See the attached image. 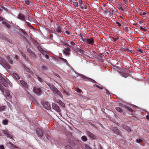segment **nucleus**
Returning a JSON list of instances; mask_svg holds the SVG:
<instances>
[{
    "instance_id": "c756f323",
    "label": "nucleus",
    "mask_w": 149,
    "mask_h": 149,
    "mask_svg": "<svg viewBox=\"0 0 149 149\" xmlns=\"http://www.w3.org/2000/svg\"><path fill=\"white\" fill-rule=\"evenodd\" d=\"M38 49L39 50V51L41 52L42 54H45V53H46V52L43 51L42 49L40 47H38Z\"/></svg>"
},
{
    "instance_id": "de8ad7c7",
    "label": "nucleus",
    "mask_w": 149,
    "mask_h": 149,
    "mask_svg": "<svg viewBox=\"0 0 149 149\" xmlns=\"http://www.w3.org/2000/svg\"><path fill=\"white\" fill-rule=\"evenodd\" d=\"M68 44H70L71 45H74V43L73 42H71L70 41H68Z\"/></svg>"
},
{
    "instance_id": "a878e982",
    "label": "nucleus",
    "mask_w": 149,
    "mask_h": 149,
    "mask_svg": "<svg viewBox=\"0 0 149 149\" xmlns=\"http://www.w3.org/2000/svg\"><path fill=\"white\" fill-rule=\"evenodd\" d=\"M116 109L120 113L123 112V110L119 107H116Z\"/></svg>"
},
{
    "instance_id": "cd10ccee",
    "label": "nucleus",
    "mask_w": 149,
    "mask_h": 149,
    "mask_svg": "<svg viewBox=\"0 0 149 149\" xmlns=\"http://www.w3.org/2000/svg\"><path fill=\"white\" fill-rule=\"evenodd\" d=\"M80 6L81 7V8L82 9H83L84 8L85 9H86L87 8V6H84L83 4H82L81 5H80Z\"/></svg>"
},
{
    "instance_id": "aec40b11",
    "label": "nucleus",
    "mask_w": 149,
    "mask_h": 149,
    "mask_svg": "<svg viewBox=\"0 0 149 149\" xmlns=\"http://www.w3.org/2000/svg\"><path fill=\"white\" fill-rule=\"evenodd\" d=\"M117 8L121 12H123L124 10V9L121 6H117Z\"/></svg>"
},
{
    "instance_id": "bf43d9fd",
    "label": "nucleus",
    "mask_w": 149,
    "mask_h": 149,
    "mask_svg": "<svg viewBox=\"0 0 149 149\" xmlns=\"http://www.w3.org/2000/svg\"><path fill=\"white\" fill-rule=\"evenodd\" d=\"M138 51L139 52L141 53H143V51L141 49H139L138 50Z\"/></svg>"
},
{
    "instance_id": "39448f33",
    "label": "nucleus",
    "mask_w": 149,
    "mask_h": 149,
    "mask_svg": "<svg viewBox=\"0 0 149 149\" xmlns=\"http://www.w3.org/2000/svg\"><path fill=\"white\" fill-rule=\"evenodd\" d=\"M83 40L84 42H86V43L90 44H93L94 42V40L92 38H85Z\"/></svg>"
},
{
    "instance_id": "7c9ffc66",
    "label": "nucleus",
    "mask_w": 149,
    "mask_h": 149,
    "mask_svg": "<svg viewBox=\"0 0 149 149\" xmlns=\"http://www.w3.org/2000/svg\"><path fill=\"white\" fill-rule=\"evenodd\" d=\"M60 59L61 61H63L65 63H67L68 62L65 59L62 58L60 57Z\"/></svg>"
},
{
    "instance_id": "423d86ee",
    "label": "nucleus",
    "mask_w": 149,
    "mask_h": 149,
    "mask_svg": "<svg viewBox=\"0 0 149 149\" xmlns=\"http://www.w3.org/2000/svg\"><path fill=\"white\" fill-rule=\"evenodd\" d=\"M2 132L8 137L11 139H13V135L9 133L8 130H2Z\"/></svg>"
},
{
    "instance_id": "bb28decb",
    "label": "nucleus",
    "mask_w": 149,
    "mask_h": 149,
    "mask_svg": "<svg viewBox=\"0 0 149 149\" xmlns=\"http://www.w3.org/2000/svg\"><path fill=\"white\" fill-rule=\"evenodd\" d=\"M0 61L3 64L6 62V60L3 58L1 57L0 58Z\"/></svg>"
},
{
    "instance_id": "c03bdc74",
    "label": "nucleus",
    "mask_w": 149,
    "mask_h": 149,
    "mask_svg": "<svg viewBox=\"0 0 149 149\" xmlns=\"http://www.w3.org/2000/svg\"><path fill=\"white\" fill-rule=\"evenodd\" d=\"M136 141L137 143H140L142 142L143 141L141 139H136Z\"/></svg>"
},
{
    "instance_id": "5701e85b",
    "label": "nucleus",
    "mask_w": 149,
    "mask_h": 149,
    "mask_svg": "<svg viewBox=\"0 0 149 149\" xmlns=\"http://www.w3.org/2000/svg\"><path fill=\"white\" fill-rule=\"evenodd\" d=\"M81 139L84 141H86L87 140V138L85 136H83L81 137Z\"/></svg>"
},
{
    "instance_id": "f3484780",
    "label": "nucleus",
    "mask_w": 149,
    "mask_h": 149,
    "mask_svg": "<svg viewBox=\"0 0 149 149\" xmlns=\"http://www.w3.org/2000/svg\"><path fill=\"white\" fill-rule=\"evenodd\" d=\"M56 30L58 33H61L62 32L61 26L60 25H58L56 28Z\"/></svg>"
},
{
    "instance_id": "7ed1b4c3",
    "label": "nucleus",
    "mask_w": 149,
    "mask_h": 149,
    "mask_svg": "<svg viewBox=\"0 0 149 149\" xmlns=\"http://www.w3.org/2000/svg\"><path fill=\"white\" fill-rule=\"evenodd\" d=\"M50 89L53 91L55 92L60 97H62V94L55 87L52 85L49 84L48 85Z\"/></svg>"
},
{
    "instance_id": "69168bd1",
    "label": "nucleus",
    "mask_w": 149,
    "mask_h": 149,
    "mask_svg": "<svg viewBox=\"0 0 149 149\" xmlns=\"http://www.w3.org/2000/svg\"><path fill=\"white\" fill-rule=\"evenodd\" d=\"M78 5L77 3L75 2V7H77L78 6Z\"/></svg>"
},
{
    "instance_id": "0eeeda50",
    "label": "nucleus",
    "mask_w": 149,
    "mask_h": 149,
    "mask_svg": "<svg viewBox=\"0 0 149 149\" xmlns=\"http://www.w3.org/2000/svg\"><path fill=\"white\" fill-rule=\"evenodd\" d=\"M86 133L88 136L91 139L94 140L96 139L97 138V136L95 135L89 131H87Z\"/></svg>"
},
{
    "instance_id": "a18cd8bd",
    "label": "nucleus",
    "mask_w": 149,
    "mask_h": 149,
    "mask_svg": "<svg viewBox=\"0 0 149 149\" xmlns=\"http://www.w3.org/2000/svg\"><path fill=\"white\" fill-rule=\"evenodd\" d=\"M96 87H97V88H98L101 90H102L103 88L102 86H100L98 85H96Z\"/></svg>"
},
{
    "instance_id": "e2e57ef3",
    "label": "nucleus",
    "mask_w": 149,
    "mask_h": 149,
    "mask_svg": "<svg viewBox=\"0 0 149 149\" xmlns=\"http://www.w3.org/2000/svg\"><path fill=\"white\" fill-rule=\"evenodd\" d=\"M146 13L145 12H143V13H140V15L141 16L142 15H146Z\"/></svg>"
},
{
    "instance_id": "c85d7f7f",
    "label": "nucleus",
    "mask_w": 149,
    "mask_h": 149,
    "mask_svg": "<svg viewBox=\"0 0 149 149\" xmlns=\"http://www.w3.org/2000/svg\"><path fill=\"white\" fill-rule=\"evenodd\" d=\"M7 59L8 60L9 62L11 64H13V61L10 59V57L9 56H7Z\"/></svg>"
},
{
    "instance_id": "ddd939ff",
    "label": "nucleus",
    "mask_w": 149,
    "mask_h": 149,
    "mask_svg": "<svg viewBox=\"0 0 149 149\" xmlns=\"http://www.w3.org/2000/svg\"><path fill=\"white\" fill-rule=\"evenodd\" d=\"M70 49L69 47H66L63 50V53L66 55H69L70 53Z\"/></svg>"
},
{
    "instance_id": "0e129e2a",
    "label": "nucleus",
    "mask_w": 149,
    "mask_h": 149,
    "mask_svg": "<svg viewBox=\"0 0 149 149\" xmlns=\"http://www.w3.org/2000/svg\"><path fill=\"white\" fill-rule=\"evenodd\" d=\"M146 118L148 120H149V115H147L146 116Z\"/></svg>"
},
{
    "instance_id": "9b49d317",
    "label": "nucleus",
    "mask_w": 149,
    "mask_h": 149,
    "mask_svg": "<svg viewBox=\"0 0 149 149\" xmlns=\"http://www.w3.org/2000/svg\"><path fill=\"white\" fill-rule=\"evenodd\" d=\"M123 70L124 71L123 72H120V74L122 75L123 77L125 78L128 77L129 76V74L126 72L127 71V70L125 68H124Z\"/></svg>"
},
{
    "instance_id": "9d476101",
    "label": "nucleus",
    "mask_w": 149,
    "mask_h": 149,
    "mask_svg": "<svg viewBox=\"0 0 149 149\" xmlns=\"http://www.w3.org/2000/svg\"><path fill=\"white\" fill-rule=\"evenodd\" d=\"M52 109L56 110L57 112H58L60 111V109L56 104L53 103L52 105Z\"/></svg>"
},
{
    "instance_id": "dca6fc26",
    "label": "nucleus",
    "mask_w": 149,
    "mask_h": 149,
    "mask_svg": "<svg viewBox=\"0 0 149 149\" xmlns=\"http://www.w3.org/2000/svg\"><path fill=\"white\" fill-rule=\"evenodd\" d=\"M7 146L10 148L13 149L15 148H17L16 146L13 144L11 143L10 142H9L7 143Z\"/></svg>"
},
{
    "instance_id": "37998d69",
    "label": "nucleus",
    "mask_w": 149,
    "mask_h": 149,
    "mask_svg": "<svg viewBox=\"0 0 149 149\" xmlns=\"http://www.w3.org/2000/svg\"><path fill=\"white\" fill-rule=\"evenodd\" d=\"M25 2L27 5H29L30 4V1L29 0H25Z\"/></svg>"
},
{
    "instance_id": "b1692460",
    "label": "nucleus",
    "mask_w": 149,
    "mask_h": 149,
    "mask_svg": "<svg viewBox=\"0 0 149 149\" xmlns=\"http://www.w3.org/2000/svg\"><path fill=\"white\" fill-rule=\"evenodd\" d=\"M41 70L43 71H45L47 70V67L46 66L42 65L41 67Z\"/></svg>"
},
{
    "instance_id": "13d9d810",
    "label": "nucleus",
    "mask_w": 149,
    "mask_h": 149,
    "mask_svg": "<svg viewBox=\"0 0 149 149\" xmlns=\"http://www.w3.org/2000/svg\"><path fill=\"white\" fill-rule=\"evenodd\" d=\"M125 50L126 51H127L128 52H131V51L129 50L128 49H125Z\"/></svg>"
},
{
    "instance_id": "e433bc0d",
    "label": "nucleus",
    "mask_w": 149,
    "mask_h": 149,
    "mask_svg": "<svg viewBox=\"0 0 149 149\" xmlns=\"http://www.w3.org/2000/svg\"><path fill=\"white\" fill-rule=\"evenodd\" d=\"M27 25L30 27H32V25L29 22L25 21Z\"/></svg>"
},
{
    "instance_id": "2f4dec72",
    "label": "nucleus",
    "mask_w": 149,
    "mask_h": 149,
    "mask_svg": "<svg viewBox=\"0 0 149 149\" xmlns=\"http://www.w3.org/2000/svg\"><path fill=\"white\" fill-rule=\"evenodd\" d=\"M139 29L142 31H147V29H146L143 28L142 26H140L139 27Z\"/></svg>"
},
{
    "instance_id": "680f3d73",
    "label": "nucleus",
    "mask_w": 149,
    "mask_h": 149,
    "mask_svg": "<svg viewBox=\"0 0 149 149\" xmlns=\"http://www.w3.org/2000/svg\"><path fill=\"white\" fill-rule=\"evenodd\" d=\"M79 3L80 5H81L82 4V1L81 0H79Z\"/></svg>"
},
{
    "instance_id": "052dcab7",
    "label": "nucleus",
    "mask_w": 149,
    "mask_h": 149,
    "mask_svg": "<svg viewBox=\"0 0 149 149\" xmlns=\"http://www.w3.org/2000/svg\"><path fill=\"white\" fill-rule=\"evenodd\" d=\"M15 58L16 59H19V56L17 55H15Z\"/></svg>"
},
{
    "instance_id": "ea45409f",
    "label": "nucleus",
    "mask_w": 149,
    "mask_h": 149,
    "mask_svg": "<svg viewBox=\"0 0 149 149\" xmlns=\"http://www.w3.org/2000/svg\"><path fill=\"white\" fill-rule=\"evenodd\" d=\"M46 137L47 138V139L49 140H50L51 139V138L50 136L48 134H47L46 135Z\"/></svg>"
},
{
    "instance_id": "393cba45",
    "label": "nucleus",
    "mask_w": 149,
    "mask_h": 149,
    "mask_svg": "<svg viewBox=\"0 0 149 149\" xmlns=\"http://www.w3.org/2000/svg\"><path fill=\"white\" fill-rule=\"evenodd\" d=\"M3 65L6 67L8 69L10 68L9 65L6 62L3 64Z\"/></svg>"
},
{
    "instance_id": "a211bd4d",
    "label": "nucleus",
    "mask_w": 149,
    "mask_h": 149,
    "mask_svg": "<svg viewBox=\"0 0 149 149\" xmlns=\"http://www.w3.org/2000/svg\"><path fill=\"white\" fill-rule=\"evenodd\" d=\"M3 24L6 26L8 28L10 29V24L6 22H2Z\"/></svg>"
},
{
    "instance_id": "4d7b16f0",
    "label": "nucleus",
    "mask_w": 149,
    "mask_h": 149,
    "mask_svg": "<svg viewBox=\"0 0 149 149\" xmlns=\"http://www.w3.org/2000/svg\"><path fill=\"white\" fill-rule=\"evenodd\" d=\"M79 52L82 53H83L84 52V51L82 49H80L79 50Z\"/></svg>"
},
{
    "instance_id": "f8f14e48",
    "label": "nucleus",
    "mask_w": 149,
    "mask_h": 149,
    "mask_svg": "<svg viewBox=\"0 0 149 149\" xmlns=\"http://www.w3.org/2000/svg\"><path fill=\"white\" fill-rule=\"evenodd\" d=\"M36 132L38 136L39 137L41 138L43 136V134L42 131L41 130H40V129H37L36 130Z\"/></svg>"
},
{
    "instance_id": "f03ea898",
    "label": "nucleus",
    "mask_w": 149,
    "mask_h": 149,
    "mask_svg": "<svg viewBox=\"0 0 149 149\" xmlns=\"http://www.w3.org/2000/svg\"><path fill=\"white\" fill-rule=\"evenodd\" d=\"M50 89L53 91L55 92L60 97H62V94L55 87L52 85L49 84L48 85Z\"/></svg>"
},
{
    "instance_id": "49530a36",
    "label": "nucleus",
    "mask_w": 149,
    "mask_h": 149,
    "mask_svg": "<svg viewBox=\"0 0 149 149\" xmlns=\"http://www.w3.org/2000/svg\"><path fill=\"white\" fill-rule=\"evenodd\" d=\"M38 80L41 82L42 83L43 82V80L42 78L40 77H38Z\"/></svg>"
},
{
    "instance_id": "4be33fe9",
    "label": "nucleus",
    "mask_w": 149,
    "mask_h": 149,
    "mask_svg": "<svg viewBox=\"0 0 149 149\" xmlns=\"http://www.w3.org/2000/svg\"><path fill=\"white\" fill-rule=\"evenodd\" d=\"M13 76L17 79H19V77L18 75L16 73H13Z\"/></svg>"
},
{
    "instance_id": "6e6552de",
    "label": "nucleus",
    "mask_w": 149,
    "mask_h": 149,
    "mask_svg": "<svg viewBox=\"0 0 149 149\" xmlns=\"http://www.w3.org/2000/svg\"><path fill=\"white\" fill-rule=\"evenodd\" d=\"M41 104L47 110H49L50 109V105L46 101H44L42 102Z\"/></svg>"
},
{
    "instance_id": "2eb2a0df",
    "label": "nucleus",
    "mask_w": 149,
    "mask_h": 149,
    "mask_svg": "<svg viewBox=\"0 0 149 149\" xmlns=\"http://www.w3.org/2000/svg\"><path fill=\"white\" fill-rule=\"evenodd\" d=\"M21 84L22 86L26 88H28V86L27 83L23 80H21L19 81Z\"/></svg>"
},
{
    "instance_id": "864d4df0",
    "label": "nucleus",
    "mask_w": 149,
    "mask_h": 149,
    "mask_svg": "<svg viewBox=\"0 0 149 149\" xmlns=\"http://www.w3.org/2000/svg\"><path fill=\"white\" fill-rule=\"evenodd\" d=\"M116 23L119 26H121V24L118 22H116Z\"/></svg>"
},
{
    "instance_id": "a19ab883",
    "label": "nucleus",
    "mask_w": 149,
    "mask_h": 149,
    "mask_svg": "<svg viewBox=\"0 0 149 149\" xmlns=\"http://www.w3.org/2000/svg\"><path fill=\"white\" fill-rule=\"evenodd\" d=\"M21 53L22 55V56L24 58H25V59H26V55L24 54V53L21 52Z\"/></svg>"
},
{
    "instance_id": "6ab92c4d",
    "label": "nucleus",
    "mask_w": 149,
    "mask_h": 149,
    "mask_svg": "<svg viewBox=\"0 0 149 149\" xmlns=\"http://www.w3.org/2000/svg\"><path fill=\"white\" fill-rule=\"evenodd\" d=\"M24 67L25 69L26 70V72H28L32 74H33V72H32L31 71H30V70L28 68L26 67L25 66H24Z\"/></svg>"
},
{
    "instance_id": "412c9836",
    "label": "nucleus",
    "mask_w": 149,
    "mask_h": 149,
    "mask_svg": "<svg viewBox=\"0 0 149 149\" xmlns=\"http://www.w3.org/2000/svg\"><path fill=\"white\" fill-rule=\"evenodd\" d=\"M124 128L128 132H130L131 131V129L130 127L128 126H126Z\"/></svg>"
},
{
    "instance_id": "58836bf2",
    "label": "nucleus",
    "mask_w": 149,
    "mask_h": 149,
    "mask_svg": "<svg viewBox=\"0 0 149 149\" xmlns=\"http://www.w3.org/2000/svg\"><path fill=\"white\" fill-rule=\"evenodd\" d=\"M65 149H73L72 148V147L69 146L67 145L65 146Z\"/></svg>"
},
{
    "instance_id": "4468645a",
    "label": "nucleus",
    "mask_w": 149,
    "mask_h": 149,
    "mask_svg": "<svg viewBox=\"0 0 149 149\" xmlns=\"http://www.w3.org/2000/svg\"><path fill=\"white\" fill-rule=\"evenodd\" d=\"M33 91L36 94L38 95L40 94L42 92L41 90L37 87H35L33 89Z\"/></svg>"
},
{
    "instance_id": "79ce46f5",
    "label": "nucleus",
    "mask_w": 149,
    "mask_h": 149,
    "mask_svg": "<svg viewBox=\"0 0 149 149\" xmlns=\"http://www.w3.org/2000/svg\"><path fill=\"white\" fill-rule=\"evenodd\" d=\"M8 84V86H10V87H11L12 86V84L11 82H10L8 80V81L7 83Z\"/></svg>"
},
{
    "instance_id": "5fc2aeb1",
    "label": "nucleus",
    "mask_w": 149,
    "mask_h": 149,
    "mask_svg": "<svg viewBox=\"0 0 149 149\" xmlns=\"http://www.w3.org/2000/svg\"><path fill=\"white\" fill-rule=\"evenodd\" d=\"M0 149H5L3 146L2 145H0Z\"/></svg>"
},
{
    "instance_id": "774afa93",
    "label": "nucleus",
    "mask_w": 149,
    "mask_h": 149,
    "mask_svg": "<svg viewBox=\"0 0 149 149\" xmlns=\"http://www.w3.org/2000/svg\"><path fill=\"white\" fill-rule=\"evenodd\" d=\"M3 20V18L1 17H0V21H2Z\"/></svg>"
},
{
    "instance_id": "8fccbe9b",
    "label": "nucleus",
    "mask_w": 149,
    "mask_h": 149,
    "mask_svg": "<svg viewBox=\"0 0 149 149\" xmlns=\"http://www.w3.org/2000/svg\"><path fill=\"white\" fill-rule=\"evenodd\" d=\"M124 3L126 4H127L128 3V0H123Z\"/></svg>"
},
{
    "instance_id": "3c124183",
    "label": "nucleus",
    "mask_w": 149,
    "mask_h": 149,
    "mask_svg": "<svg viewBox=\"0 0 149 149\" xmlns=\"http://www.w3.org/2000/svg\"><path fill=\"white\" fill-rule=\"evenodd\" d=\"M76 91L77 92L79 93L81 92V90L78 88H77Z\"/></svg>"
},
{
    "instance_id": "603ef678",
    "label": "nucleus",
    "mask_w": 149,
    "mask_h": 149,
    "mask_svg": "<svg viewBox=\"0 0 149 149\" xmlns=\"http://www.w3.org/2000/svg\"><path fill=\"white\" fill-rule=\"evenodd\" d=\"M26 17H27L28 18V20L30 21L31 20V17H30V16H29L28 15H26Z\"/></svg>"
},
{
    "instance_id": "20e7f679",
    "label": "nucleus",
    "mask_w": 149,
    "mask_h": 149,
    "mask_svg": "<svg viewBox=\"0 0 149 149\" xmlns=\"http://www.w3.org/2000/svg\"><path fill=\"white\" fill-rule=\"evenodd\" d=\"M8 81V79L7 78L3 77L2 75H0V83L6 87L8 86V84L7 83Z\"/></svg>"
},
{
    "instance_id": "09e8293b",
    "label": "nucleus",
    "mask_w": 149,
    "mask_h": 149,
    "mask_svg": "<svg viewBox=\"0 0 149 149\" xmlns=\"http://www.w3.org/2000/svg\"><path fill=\"white\" fill-rule=\"evenodd\" d=\"M63 92L64 94H66L67 95H69V93L66 91H64Z\"/></svg>"
},
{
    "instance_id": "338daca9",
    "label": "nucleus",
    "mask_w": 149,
    "mask_h": 149,
    "mask_svg": "<svg viewBox=\"0 0 149 149\" xmlns=\"http://www.w3.org/2000/svg\"><path fill=\"white\" fill-rule=\"evenodd\" d=\"M65 33L68 35L70 33L68 31H66Z\"/></svg>"
},
{
    "instance_id": "c9c22d12",
    "label": "nucleus",
    "mask_w": 149,
    "mask_h": 149,
    "mask_svg": "<svg viewBox=\"0 0 149 149\" xmlns=\"http://www.w3.org/2000/svg\"><path fill=\"white\" fill-rule=\"evenodd\" d=\"M59 103L61 106L64 107L65 106V104L64 103L62 102L61 101H59Z\"/></svg>"
},
{
    "instance_id": "72a5a7b5",
    "label": "nucleus",
    "mask_w": 149,
    "mask_h": 149,
    "mask_svg": "<svg viewBox=\"0 0 149 149\" xmlns=\"http://www.w3.org/2000/svg\"><path fill=\"white\" fill-rule=\"evenodd\" d=\"M3 123L4 125H7L8 124V120L5 119L3 121Z\"/></svg>"
},
{
    "instance_id": "473e14b6",
    "label": "nucleus",
    "mask_w": 149,
    "mask_h": 149,
    "mask_svg": "<svg viewBox=\"0 0 149 149\" xmlns=\"http://www.w3.org/2000/svg\"><path fill=\"white\" fill-rule=\"evenodd\" d=\"M126 108L127 110L130 112L132 113L133 112V110L130 107H127Z\"/></svg>"
},
{
    "instance_id": "f704fd0d",
    "label": "nucleus",
    "mask_w": 149,
    "mask_h": 149,
    "mask_svg": "<svg viewBox=\"0 0 149 149\" xmlns=\"http://www.w3.org/2000/svg\"><path fill=\"white\" fill-rule=\"evenodd\" d=\"M85 147L86 149H92L87 144L85 145Z\"/></svg>"
},
{
    "instance_id": "6e6d98bb",
    "label": "nucleus",
    "mask_w": 149,
    "mask_h": 149,
    "mask_svg": "<svg viewBox=\"0 0 149 149\" xmlns=\"http://www.w3.org/2000/svg\"><path fill=\"white\" fill-rule=\"evenodd\" d=\"M113 38V40H114V41H116L118 39H119L118 38Z\"/></svg>"
},
{
    "instance_id": "f257e3e1",
    "label": "nucleus",
    "mask_w": 149,
    "mask_h": 149,
    "mask_svg": "<svg viewBox=\"0 0 149 149\" xmlns=\"http://www.w3.org/2000/svg\"><path fill=\"white\" fill-rule=\"evenodd\" d=\"M0 90L3 92V94L7 100L10 101L12 99V97L10 95V92L8 90H5L4 92V89L3 86L0 84Z\"/></svg>"
},
{
    "instance_id": "4c0bfd02",
    "label": "nucleus",
    "mask_w": 149,
    "mask_h": 149,
    "mask_svg": "<svg viewBox=\"0 0 149 149\" xmlns=\"http://www.w3.org/2000/svg\"><path fill=\"white\" fill-rule=\"evenodd\" d=\"M5 106H0V111L3 110L5 109Z\"/></svg>"
},
{
    "instance_id": "1a4fd4ad",
    "label": "nucleus",
    "mask_w": 149,
    "mask_h": 149,
    "mask_svg": "<svg viewBox=\"0 0 149 149\" xmlns=\"http://www.w3.org/2000/svg\"><path fill=\"white\" fill-rule=\"evenodd\" d=\"M17 18L19 19L22 21H26V17L25 15L21 13H19L18 14Z\"/></svg>"
}]
</instances>
